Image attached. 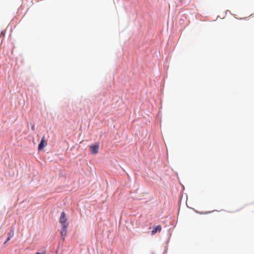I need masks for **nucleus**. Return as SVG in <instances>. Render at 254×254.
Masks as SVG:
<instances>
[{
  "label": "nucleus",
  "instance_id": "obj_1",
  "mask_svg": "<svg viewBox=\"0 0 254 254\" xmlns=\"http://www.w3.org/2000/svg\"><path fill=\"white\" fill-rule=\"evenodd\" d=\"M59 222L61 225V227H68V223L67 222V219L64 212H62Z\"/></svg>",
  "mask_w": 254,
  "mask_h": 254
},
{
  "label": "nucleus",
  "instance_id": "obj_2",
  "mask_svg": "<svg viewBox=\"0 0 254 254\" xmlns=\"http://www.w3.org/2000/svg\"><path fill=\"white\" fill-rule=\"evenodd\" d=\"M99 148V143H96L95 144L91 145L89 147L91 152L93 154H96L98 152Z\"/></svg>",
  "mask_w": 254,
  "mask_h": 254
},
{
  "label": "nucleus",
  "instance_id": "obj_3",
  "mask_svg": "<svg viewBox=\"0 0 254 254\" xmlns=\"http://www.w3.org/2000/svg\"><path fill=\"white\" fill-rule=\"evenodd\" d=\"M67 227H65V226L61 227V237L63 240H64L65 237L66 235Z\"/></svg>",
  "mask_w": 254,
  "mask_h": 254
},
{
  "label": "nucleus",
  "instance_id": "obj_4",
  "mask_svg": "<svg viewBox=\"0 0 254 254\" xmlns=\"http://www.w3.org/2000/svg\"><path fill=\"white\" fill-rule=\"evenodd\" d=\"M47 142L45 141V137L43 136L42 138V139L40 141V144H39L38 149L42 150L47 145Z\"/></svg>",
  "mask_w": 254,
  "mask_h": 254
},
{
  "label": "nucleus",
  "instance_id": "obj_5",
  "mask_svg": "<svg viewBox=\"0 0 254 254\" xmlns=\"http://www.w3.org/2000/svg\"><path fill=\"white\" fill-rule=\"evenodd\" d=\"M161 229V226L160 225H158L153 228L152 231H151V234L152 235H155L157 233V232H160Z\"/></svg>",
  "mask_w": 254,
  "mask_h": 254
},
{
  "label": "nucleus",
  "instance_id": "obj_6",
  "mask_svg": "<svg viewBox=\"0 0 254 254\" xmlns=\"http://www.w3.org/2000/svg\"><path fill=\"white\" fill-rule=\"evenodd\" d=\"M13 230L12 232V233H9L8 234V237L6 239V241L4 243V244H6L8 241H9L10 239L13 237Z\"/></svg>",
  "mask_w": 254,
  "mask_h": 254
},
{
  "label": "nucleus",
  "instance_id": "obj_7",
  "mask_svg": "<svg viewBox=\"0 0 254 254\" xmlns=\"http://www.w3.org/2000/svg\"><path fill=\"white\" fill-rule=\"evenodd\" d=\"M36 254H45V252H37Z\"/></svg>",
  "mask_w": 254,
  "mask_h": 254
}]
</instances>
